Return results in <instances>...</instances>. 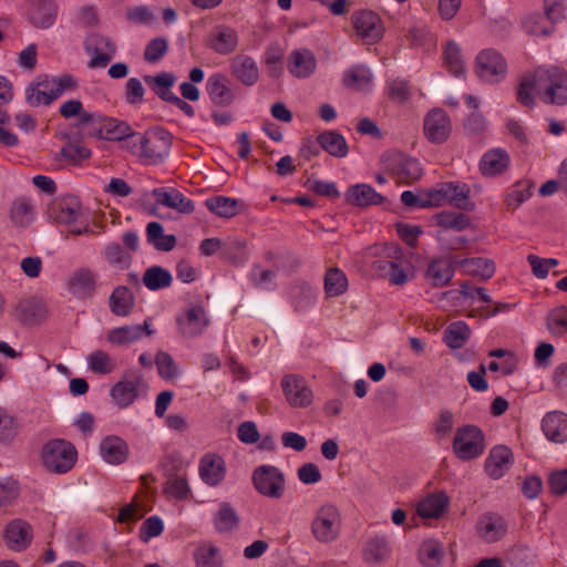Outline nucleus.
I'll return each instance as SVG.
<instances>
[{"mask_svg": "<svg viewBox=\"0 0 567 567\" xmlns=\"http://www.w3.org/2000/svg\"><path fill=\"white\" fill-rule=\"evenodd\" d=\"M172 142L173 136L168 131L154 127L145 133H135L128 150L144 164L156 165L169 154Z\"/></svg>", "mask_w": 567, "mask_h": 567, "instance_id": "nucleus-1", "label": "nucleus"}, {"mask_svg": "<svg viewBox=\"0 0 567 567\" xmlns=\"http://www.w3.org/2000/svg\"><path fill=\"white\" fill-rule=\"evenodd\" d=\"M41 458L48 472L65 474L74 467L78 451L71 442L63 439H53L43 445Z\"/></svg>", "mask_w": 567, "mask_h": 567, "instance_id": "nucleus-2", "label": "nucleus"}, {"mask_svg": "<svg viewBox=\"0 0 567 567\" xmlns=\"http://www.w3.org/2000/svg\"><path fill=\"white\" fill-rule=\"evenodd\" d=\"M485 447V434L478 426L466 424L456 430L452 449L458 460H475L484 453Z\"/></svg>", "mask_w": 567, "mask_h": 567, "instance_id": "nucleus-3", "label": "nucleus"}, {"mask_svg": "<svg viewBox=\"0 0 567 567\" xmlns=\"http://www.w3.org/2000/svg\"><path fill=\"white\" fill-rule=\"evenodd\" d=\"M51 216L56 223L71 226L70 233L72 235H83L92 231L86 223H82L84 213L76 196H66L56 200L51 207Z\"/></svg>", "mask_w": 567, "mask_h": 567, "instance_id": "nucleus-4", "label": "nucleus"}, {"mask_svg": "<svg viewBox=\"0 0 567 567\" xmlns=\"http://www.w3.org/2000/svg\"><path fill=\"white\" fill-rule=\"evenodd\" d=\"M351 22L357 35L364 44L379 43L385 33V27L381 17L369 9L357 10L351 14Z\"/></svg>", "mask_w": 567, "mask_h": 567, "instance_id": "nucleus-5", "label": "nucleus"}, {"mask_svg": "<svg viewBox=\"0 0 567 567\" xmlns=\"http://www.w3.org/2000/svg\"><path fill=\"white\" fill-rule=\"evenodd\" d=\"M475 73L483 82L495 84L505 79L507 63L496 50L485 49L475 59Z\"/></svg>", "mask_w": 567, "mask_h": 567, "instance_id": "nucleus-6", "label": "nucleus"}, {"mask_svg": "<svg viewBox=\"0 0 567 567\" xmlns=\"http://www.w3.org/2000/svg\"><path fill=\"white\" fill-rule=\"evenodd\" d=\"M341 528V516L332 504L322 505L316 513L311 524L315 538L320 543L334 540Z\"/></svg>", "mask_w": 567, "mask_h": 567, "instance_id": "nucleus-7", "label": "nucleus"}, {"mask_svg": "<svg viewBox=\"0 0 567 567\" xmlns=\"http://www.w3.org/2000/svg\"><path fill=\"white\" fill-rule=\"evenodd\" d=\"M252 485L256 491L269 498H281L285 493V476L272 465H260L252 473Z\"/></svg>", "mask_w": 567, "mask_h": 567, "instance_id": "nucleus-8", "label": "nucleus"}, {"mask_svg": "<svg viewBox=\"0 0 567 567\" xmlns=\"http://www.w3.org/2000/svg\"><path fill=\"white\" fill-rule=\"evenodd\" d=\"M470 187L465 183L445 182L433 188L431 197L434 198L435 206L449 203L458 209L468 210L473 208V204L470 202Z\"/></svg>", "mask_w": 567, "mask_h": 567, "instance_id": "nucleus-9", "label": "nucleus"}, {"mask_svg": "<svg viewBox=\"0 0 567 567\" xmlns=\"http://www.w3.org/2000/svg\"><path fill=\"white\" fill-rule=\"evenodd\" d=\"M381 254L391 258L390 260L378 259L373 261V269L380 277L389 279V281L396 286H402L408 281L405 270L399 265V259L402 255L401 250L394 246L383 245L377 247Z\"/></svg>", "mask_w": 567, "mask_h": 567, "instance_id": "nucleus-10", "label": "nucleus"}, {"mask_svg": "<svg viewBox=\"0 0 567 567\" xmlns=\"http://www.w3.org/2000/svg\"><path fill=\"white\" fill-rule=\"evenodd\" d=\"M458 259L444 255L430 260L424 271L425 281L434 288H443L452 281Z\"/></svg>", "mask_w": 567, "mask_h": 567, "instance_id": "nucleus-11", "label": "nucleus"}, {"mask_svg": "<svg viewBox=\"0 0 567 567\" xmlns=\"http://www.w3.org/2000/svg\"><path fill=\"white\" fill-rule=\"evenodd\" d=\"M179 334L185 339H193L203 334L210 320L200 306H192L176 317Z\"/></svg>", "mask_w": 567, "mask_h": 567, "instance_id": "nucleus-12", "label": "nucleus"}, {"mask_svg": "<svg viewBox=\"0 0 567 567\" xmlns=\"http://www.w3.org/2000/svg\"><path fill=\"white\" fill-rule=\"evenodd\" d=\"M87 53L92 54L87 65L91 69L105 68L116 54L115 42L100 33H92L86 38Z\"/></svg>", "mask_w": 567, "mask_h": 567, "instance_id": "nucleus-13", "label": "nucleus"}, {"mask_svg": "<svg viewBox=\"0 0 567 567\" xmlns=\"http://www.w3.org/2000/svg\"><path fill=\"white\" fill-rule=\"evenodd\" d=\"M477 536L487 544L502 540L508 532L507 519L495 512H485L477 518L475 525Z\"/></svg>", "mask_w": 567, "mask_h": 567, "instance_id": "nucleus-14", "label": "nucleus"}, {"mask_svg": "<svg viewBox=\"0 0 567 567\" xmlns=\"http://www.w3.org/2000/svg\"><path fill=\"white\" fill-rule=\"evenodd\" d=\"M286 401L292 408H307L312 403L313 393L306 380L297 374H287L281 380Z\"/></svg>", "mask_w": 567, "mask_h": 567, "instance_id": "nucleus-15", "label": "nucleus"}, {"mask_svg": "<svg viewBox=\"0 0 567 567\" xmlns=\"http://www.w3.org/2000/svg\"><path fill=\"white\" fill-rule=\"evenodd\" d=\"M145 386L143 377L138 372H133L115 383L111 389V398L120 408H128L138 398L140 390Z\"/></svg>", "mask_w": 567, "mask_h": 567, "instance_id": "nucleus-16", "label": "nucleus"}, {"mask_svg": "<svg viewBox=\"0 0 567 567\" xmlns=\"http://www.w3.org/2000/svg\"><path fill=\"white\" fill-rule=\"evenodd\" d=\"M546 89L540 94V99L546 104L565 105L567 104V71L554 68L547 71Z\"/></svg>", "mask_w": 567, "mask_h": 567, "instance_id": "nucleus-17", "label": "nucleus"}, {"mask_svg": "<svg viewBox=\"0 0 567 567\" xmlns=\"http://www.w3.org/2000/svg\"><path fill=\"white\" fill-rule=\"evenodd\" d=\"M423 130L430 142L442 144L450 136L451 120L444 110L433 109L424 117Z\"/></svg>", "mask_w": 567, "mask_h": 567, "instance_id": "nucleus-18", "label": "nucleus"}, {"mask_svg": "<svg viewBox=\"0 0 567 567\" xmlns=\"http://www.w3.org/2000/svg\"><path fill=\"white\" fill-rule=\"evenodd\" d=\"M317 58L310 49L292 50L287 58V70L296 79H308L317 70Z\"/></svg>", "mask_w": 567, "mask_h": 567, "instance_id": "nucleus-19", "label": "nucleus"}, {"mask_svg": "<svg viewBox=\"0 0 567 567\" xmlns=\"http://www.w3.org/2000/svg\"><path fill=\"white\" fill-rule=\"evenodd\" d=\"M514 463V455L511 449L505 445H496L485 461V472L492 480L502 478Z\"/></svg>", "mask_w": 567, "mask_h": 567, "instance_id": "nucleus-20", "label": "nucleus"}, {"mask_svg": "<svg viewBox=\"0 0 567 567\" xmlns=\"http://www.w3.org/2000/svg\"><path fill=\"white\" fill-rule=\"evenodd\" d=\"M69 291L78 299L91 298L96 290V276L89 268L76 269L69 278Z\"/></svg>", "mask_w": 567, "mask_h": 567, "instance_id": "nucleus-21", "label": "nucleus"}, {"mask_svg": "<svg viewBox=\"0 0 567 567\" xmlns=\"http://www.w3.org/2000/svg\"><path fill=\"white\" fill-rule=\"evenodd\" d=\"M215 252H218L221 259L237 267L245 265L249 258L247 243L238 238L224 243L215 238Z\"/></svg>", "mask_w": 567, "mask_h": 567, "instance_id": "nucleus-22", "label": "nucleus"}, {"mask_svg": "<svg viewBox=\"0 0 567 567\" xmlns=\"http://www.w3.org/2000/svg\"><path fill=\"white\" fill-rule=\"evenodd\" d=\"M152 195L157 204L173 208L178 213L189 214L194 210L193 202L173 187L155 188L153 189Z\"/></svg>", "mask_w": 567, "mask_h": 567, "instance_id": "nucleus-23", "label": "nucleus"}, {"mask_svg": "<svg viewBox=\"0 0 567 567\" xmlns=\"http://www.w3.org/2000/svg\"><path fill=\"white\" fill-rule=\"evenodd\" d=\"M344 199L349 205L368 207L382 204L384 197L368 184H355L348 188Z\"/></svg>", "mask_w": 567, "mask_h": 567, "instance_id": "nucleus-24", "label": "nucleus"}, {"mask_svg": "<svg viewBox=\"0 0 567 567\" xmlns=\"http://www.w3.org/2000/svg\"><path fill=\"white\" fill-rule=\"evenodd\" d=\"M542 429L546 437L555 443L567 441V414L561 411L548 412L543 421Z\"/></svg>", "mask_w": 567, "mask_h": 567, "instance_id": "nucleus-25", "label": "nucleus"}, {"mask_svg": "<svg viewBox=\"0 0 567 567\" xmlns=\"http://www.w3.org/2000/svg\"><path fill=\"white\" fill-rule=\"evenodd\" d=\"M16 316L24 324H34L45 319L47 309L42 300L34 297L25 298L17 303Z\"/></svg>", "mask_w": 567, "mask_h": 567, "instance_id": "nucleus-26", "label": "nucleus"}, {"mask_svg": "<svg viewBox=\"0 0 567 567\" xmlns=\"http://www.w3.org/2000/svg\"><path fill=\"white\" fill-rule=\"evenodd\" d=\"M100 453L106 463L118 465L127 460L128 446L120 436L110 435L101 441Z\"/></svg>", "mask_w": 567, "mask_h": 567, "instance_id": "nucleus-27", "label": "nucleus"}, {"mask_svg": "<svg viewBox=\"0 0 567 567\" xmlns=\"http://www.w3.org/2000/svg\"><path fill=\"white\" fill-rule=\"evenodd\" d=\"M392 172L400 183L406 185L420 179L423 174L421 164L416 158L403 155L393 158Z\"/></svg>", "mask_w": 567, "mask_h": 567, "instance_id": "nucleus-28", "label": "nucleus"}, {"mask_svg": "<svg viewBox=\"0 0 567 567\" xmlns=\"http://www.w3.org/2000/svg\"><path fill=\"white\" fill-rule=\"evenodd\" d=\"M134 134L135 132L127 122L104 115L102 132L100 135L101 140L125 141L126 148H128L132 140L134 138Z\"/></svg>", "mask_w": 567, "mask_h": 567, "instance_id": "nucleus-29", "label": "nucleus"}, {"mask_svg": "<svg viewBox=\"0 0 567 567\" xmlns=\"http://www.w3.org/2000/svg\"><path fill=\"white\" fill-rule=\"evenodd\" d=\"M391 544L388 536L375 535L370 537L362 549L363 559L367 563L380 564L391 556Z\"/></svg>", "mask_w": 567, "mask_h": 567, "instance_id": "nucleus-30", "label": "nucleus"}, {"mask_svg": "<svg viewBox=\"0 0 567 567\" xmlns=\"http://www.w3.org/2000/svg\"><path fill=\"white\" fill-rule=\"evenodd\" d=\"M144 82L162 101L169 103L176 94L172 89L176 83V75L171 72H161L155 75H144Z\"/></svg>", "mask_w": 567, "mask_h": 567, "instance_id": "nucleus-31", "label": "nucleus"}, {"mask_svg": "<svg viewBox=\"0 0 567 567\" xmlns=\"http://www.w3.org/2000/svg\"><path fill=\"white\" fill-rule=\"evenodd\" d=\"M4 539L9 548L24 549L31 542V526L24 520L16 519L7 525Z\"/></svg>", "mask_w": 567, "mask_h": 567, "instance_id": "nucleus-32", "label": "nucleus"}, {"mask_svg": "<svg viewBox=\"0 0 567 567\" xmlns=\"http://www.w3.org/2000/svg\"><path fill=\"white\" fill-rule=\"evenodd\" d=\"M509 165V155L503 148L487 151L480 161V171L484 176L502 174Z\"/></svg>", "mask_w": 567, "mask_h": 567, "instance_id": "nucleus-33", "label": "nucleus"}, {"mask_svg": "<svg viewBox=\"0 0 567 567\" xmlns=\"http://www.w3.org/2000/svg\"><path fill=\"white\" fill-rule=\"evenodd\" d=\"M143 334H153V330L147 321L143 324L115 328L109 332L107 340L113 344L123 346L140 340Z\"/></svg>", "mask_w": 567, "mask_h": 567, "instance_id": "nucleus-34", "label": "nucleus"}, {"mask_svg": "<svg viewBox=\"0 0 567 567\" xmlns=\"http://www.w3.org/2000/svg\"><path fill=\"white\" fill-rule=\"evenodd\" d=\"M317 292L307 282H296L289 289L290 303L296 312H305L316 302Z\"/></svg>", "mask_w": 567, "mask_h": 567, "instance_id": "nucleus-35", "label": "nucleus"}, {"mask_svg": "<svg viewBox=\"0 0 567 567\" xmlns=\"http://www.w3.org/2000/svg\"><path fill=\"white\" fill-rule=\"evenodd\" d=\"M443 64L453 76H463L466 73V64L462 54L461 47L454 41L449 40L443 48Z\"/></svg>", "mask_w": 567, "mask_h": 567, "instance_id": "nucleus-36", "label": "nucleus"}, {"mask_svg": "<svg viewBox=\"0 0 567 567\" xmlns=\"http://www.w3.org/2000/svg\"><path fill=\"white\" fill-rule=\"evenodd\" d=\"M135 305V297L132 290L126 286L116 287L110 298L109 307L117 317H126L131 313Z\"/></svg>", "mask_w": 567, "mask_h": 567, "instance_id": "nucleus-37", "label": "nucleus"}, {"mask_svg": "<svg viewBox=\"0 0 567 567\" xmlns=\"http://www.w3.org/2000/svg\"><path fill=\"white\" fill-rule=\"evenodd\" d=\"M450 499L443 492L426 496L417 505V513L424 518H440L447 511Z\"/></svg>", "mask_w": 567, "mask_h": 567, "instance_id": "nucleus-38", "label": "nucleus"}, {"mask_svg": "<svg viewBox=\"0 0 567 567\" xmlns=\"http://www.w3.org/2000/svg\"><path fill=\"white\" fill-rule=\"evenodd\" d=\"M320 147L331 156L342 158L348 155L349 147L346 138L337 131H324L317 136Z\"/></svg>", "mask_w": 567, "mask_h": 567, "instance_id": "nucleus-39", "label": "nucleus"}, {"mask_svg": "<svg viewBox=\"0 0 567 567\" xmlns=\"http://www.w3.org/2000/svg\"><path fill=\"white\" fill-rule=\"evenodd\" d=\"M233 72L235 76L245 85H254L259 78L257 63L251 56L238 55L234 59Z\"/></svg>", "mask_w": 567, "mask_h": 567, "instance_id": "nucleus-40", "label": "nucleus"}, {"mask_svg": "<svg viewBox=\"0 0 567 567\" xmlns=\"http://www.w3.org/2000/svg\"><path fill=\"white\" fill-rule=\"evenodd\" d=\"M58 8L52 0H37L31 12V22L40 29L50 28L56 19Z\"/></svg>", "mask_w": 567, "mask_h": 567, "instance_id": "nucleus-41", "label": "nucleus"}, {"mask_svg": "<svg viewBox=\"0 0 567 567\" xmlns=\"http://www.w3.org/2000/svg\"><path fill=\"white\" fill-rule=\"evenodd\" d=\"M147 241L159 251H169L176 246V237L174 235H164L162 224L151 221L146 226Z\"/></svg>", "mask_w": 567, "mask_h": 567, "instance_id": "nucleus-42", "label": "nucleus"}, {"mask_svg": "<svg viewBox=\"0 0 567 567\" xmlns=\"http://www.w3.org/2000/svg\"><path fill=\"white\" fill-rule=\"evenodd\" d=\"M471 330L464 321H455L449 324L444 331V342L451 349H461L470 339Z\"/></svg>", "mask_w": 567, "mask_h": 567, "instance_id": "nucleus-43", "label": "nucleus"}, {"mask_svg": "<svg viewBox=\"0 0 567 567\" xmlns=\"http://www.w3.org/2000/svg\"><path fill=\"white\" fill-rule=\"evenodd\" d=\"M458 265L463 267L464 272L480 276L483 279H489L495 272L494 261L482 257L458 259Z\"/></svg>", "mask_w": 567, "mask_h": 567, "instance_id": "nucleus-44", "label": "nucleus"}, {"mask_svg": "<svg viewBox=\"0 0 567 567\" xmlns=\"http://www.w3.org/2000/svg\"><path fill=\"white\" fill-rule=\"evenodd\" d=\"M347 289L348 279L346 274L337 267L328 269L324 276V292L327 297H338L344 293Z\"/></svg>", "mask_w": 567, "mask_h": 567, "instance_id": "nucleus-45", "label": "nucleus"}, {"mask_svg": "<svg viewBox=\"0 0 567 567\" xmlns=\"http://www.w3.org/2000/svg\"><path fill=\"white\" fill-rule=\"evenodd\" d=\"M173 278L168 270L152 266L143 275V284L150 290H159L172 285Z\"/></svg>", "mask_w": 567, "mask_h": 567, "instance_id": "nucleus-46", "label": "nucleus"}, {"mask_svg": "<svg viewBox=\"0 0 567 567\" xmlns=\"http://www.w3.org/2000/svg\"><path fill=\"white\" fill-rule=\"evenodd\" d=\"M238 34L230 27H218L215 30V52L229 54L237 49Z\"/></svg>", "mask_w": 567, "mask_h": 567, "instance_id": "nucleus-47", "label": "nucleus"}, {"mask_svg": "<svg viewBox=\"0 0 567 567\" xmlns=\"http://www.w3.org/2000/svg\"><path fill=\"white\" fill-rule=\"evenodd\" d=\"M61 156L73 165H79L91 157V150L76 138H69L60 151Z\"/></svg>", "mask_w": 567, "mask_h": 567, "instance_id": "nucleus-48", "label": "nucleus"}, {"mask_svg": "<svg viewBox=\"0 0 567 567\" xmlns=\"http://www.w3.org/2000/svg\"><path fill=\"white\" fill-rule=\"evenodd\" d=\"M372 80V74L364 66H353L343 73L342 83L344 86L354 90H363Z\"/></svg>", "mask_w": 567, "mask_h": 567, "instance_id": "nucleus-49", "label": "nucleus"}, {"mask_svg": "<svg viewBox=\"0 0 567 567\" xmlns=\"http://www.w3.org/2000/svg\"><path fill=\"white\" fill-rule=\"evenodd\" d=\"M386 94L396 104L406 103L412 96V86L405 79L395 78L386 82Z\"/></svg>", "mask_w": 567, "mask_h": 567, "instance_id": "nucleus-50", "label": "nucleus"}, {"mask_svg": "<svg viewBox=\"0 0 567 567\" xmlns=\"http://www.w3.org/2000/svg\"><path fill=\"white\" fill-rule=\"evenodd\" d=\"M436 224L444 229L462 231L470 226L471 220L463 213L444 210L436 215Z\"/></svg>", "mask_w": 567, "mask_h": 567, "instance_id": "nucleus-51", "label": "nucleus"}, {"mask_svg": "<svg viewBox=\"0 0 567 567\" xmlns=\"http://www.w3.org/2000/svg\"><path fill=\"white\" fill-rule=\"evenodd\" d=\"M536 79L533 75H524L516 87L517 102L527 109H533L535 101Z\"/></svg>", "mask_w": 567, "mask_h": 567, "instance_id": "nucleus-52", "label": "nucleus"}, {"mask_svg": "<svg viewBox=\"0 0 567 567\" xmlns=\"http://www.w3.org/2000/svg\"><path fill=\"white\" fill-rule=\"evenodd\" d=\"M33 207L28 198H18L12 203L10 218L18 227H24L32 219Z\"/></svg>", "mask_w": 567, "mask_h": 567, "instance_id": "nucleus-53", "label": "nucleus"}, {"mask_svg": "<svg viewBox=\"0 0 567 567\" xmlns=\"http://www.w3.org/2000/svg\"><path fill=\"white\" fill-rule=\"evenodd\" d=\"M103 121V114L84 112L83 114H80L76 126L84 134L100 138Z\"/></svg>", "mask_w": 567, "mask_h": 567, "instance_id": "nucleus-54", "label": "nucleus"}, {"mask_svg": "<svg viewBox=\"0 0 567 567\" xmlns=\"http://www.w3.org/2000/svg\"><path fill=\"white\" fill-rule=\"evenodd\" d=\"M155 364L159 377L164 380H172L179 375L178 365L167 352L158 351L155 355Z\"/></svg>", "mask_w": 567, "mask_h": 567, "instance_id": "nucleus-55", "label": "nucleus"}, {"mask_svg": "<svg viewBox=\"0 0 567 567\" xmlns=\"http://www.w3.org/2000/svg\"><path fill=\"white\" fill-rule=\"evenodd\" d=\"M234 97L230 80L215 74V105L227 106L234 101Z\"/></svg>", "mask_w": 567, "mask_h": 567, "instance_id": "nucleus-56", "label": "nucleus"}, {"mask_svg": "<svg viewBox=\"0 0 567 567\" xmlns=\"http://www.w3.org/2000/svg\"><path fill=\"white\" fill-rule=\"evenodd\" d=\"M90 369L100 374L112 373L115 369V363L109 353L96 350L92 352L87 358Z\"/></svg>", "mask_w": 567, "mask_h": 567, "instance_id": "nucleus-57", "label": "nucleus"}, {"mask_svg": "<svg viewBox=\"0 0 567 567\" xmlns=\"http://www.w3.org/2000/svg\"><path fill=\"white\" fill-rule=\"evenodd\" d=\"M433 188L423 194H415L412 190H404L401 194V202L409 208H426L435 206L434 198L431 197Z\"/></svg>", "mask_w": 567, "mask_h": 567, "instance_id": "nucleus-58", "label": "nucleus"}, {"mask_svg": "<svg viewBox=\"0 0 567 567\" xmlns=\"http://www.w3.org/2000/svg\"><path fill=\"white\" fill-rule=\"evenodd\" d=\"M241 208L243 203L238 199L225 196H215V216L231 218L239 214Z\"/></svg>", "mask_w": 567, "mask_h": 567, "instance_id": "nucleus-59", "label": "nucleus"}, {"mask_svg": "<svg viewBox=\"0 0 567 567\" xmlns=\"http://www.w3.org/2000/svg\"><path fill=\"white\" fill-rule=\"evenodd\" d=\"M217 528L220 532H229L238 527L239 517L229 504L221 503L217 513Z\"/></svg>", "mask_w": 567, "mask_h": 567, "instance_id": "nucleus-60", "label": "nucleus"}, {"mask_svg": "<svg viewBox=\"0 0 567 567\" xmlns=\"http://www.w3.org/2000/svg\"><path fill=\"white\" fill-rule=\"evenodd\" d=\"M419 556L424 567H437L442 560L443 550L435 543H424L420 548Z\"/></svg>", "mask_w": 567, "mask_h": 567, "instance_id": "nucleus-61", "label": "nucleus"}, {"mask_svg": "<svg viewBox=\"0 0 567 567\" xmlns=\"http://www.w3.org/2000/svg\"><path fill=\"white\" fill-rule=\"evenodd\" d=\"M109 264L126 268L131 264V255L127 254L120 244L111 243L103 252Z\"/></svg>", "mask_w": 567, "mask_h": 567, "instance_id": "nucleus-62", "label": "nucleus"}, {"mask_svg": "<svg viewBox=\"0 0 567 567\" xmlns=\"http://www.w3.org/2000/svg\"><path fill=\"white\" fill-rule=\"evenodd\" d=\"M266 65L268 73L272 78H279L284 72V53L279 47L271 45L266 52Z\"/></svg>", "mask_w": 567, "mask_h": 567, "instance_id": "nucleus-63", "label": "nucleus"}, {"mask_svg": "<svg viewBox=\"0 0 567 567\" xmlns=\"http://www.w3.org/2000/svg\"><path fill=\"white\" fill-rule=\"evenodd\" d=\"M548 329L555 334L567 332V307L561 306L554 309L548 316Z\"/></svg>", "mask_w": 567, "mask_h": 567, "instance_id": "nucleus-64", "label": "nucleus"}]
</instances>
